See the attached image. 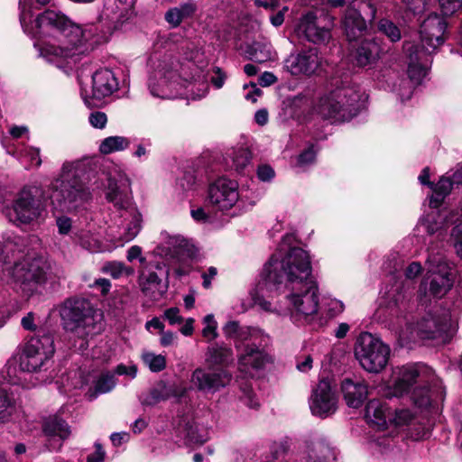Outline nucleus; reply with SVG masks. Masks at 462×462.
Listing matches in <instances>:
<instances>
[{
    "instance_id": "nucleus-37",
    "label": "nucleus",
    "mask_w": 462,
    "mask_h": 462,
    "mask_svg": "<svg viewBox=\"0 0 462 462\" xmlns=\"http://www.w3.org/2000/svg\"><path fill=\"white\" fill-rule=\"evenodd\" d=\"M448 223L455 225L450 234V240L457 256L462 259V202L459 209L449 212V217L445 220V226Z\"/></svg>"
},
{
    "instance_id": "nucleus-43",
    "label": "nucleus",
    "mask_w": 462,
    "mask_h": 462,
    "mask_svg": "<svg viewBox=\"0 0 462 462\" xmlns=\"http://www.w3.org/2000/svg\"><path fill=\"white\" fill-rule=\"evenodd\" d=\"M75 240L85 249L90 252L101 250V243L98 236L89 230H80L75 234Z\"/></svg>"
},
{
    "instance_id": "nucleus-16",
    "label": "nucleus",
    "mask_w": 462,
    "mask_h": 462,
    "mask_svg": "<svg viewBox=\"0 0 462 462\" xmlns=\"http://www.w3.org/2000/svg\"><path fill=\"white\" fill-rule=\"evenodd\" d=\"M40 190L36 187L23 189L14 200L12 208H7L6 217L16 226L30 224L38 219L43 209Z\"/></svg>"
},
{
    "instance_id": "nucleus-56",
    "label": "nucleus",
    "mask_w": 462,
    "mask_h": 462,
    "mask_svg": "<svg viewBox=\"0 0 462 462\" xmlns=\"http://www.w3.org/2000/svg\"><path fill=\"white\" fill-rule=\"evenodd\" d=\"M177 8L180 11L181 19L184 20L186 18L191 17L194 14L197 10V5L193 1L189 0L180 5Z\"/></svg>"
},
{
    "instance_id": "nucleus-15",
    "label": "nucleus",
    "mask_w": 462,
    "mask_h": 462,
    "mask_svg": "<svg viewBox=\"0 0 462 462\" xmlns=\"http://www.w3.org/2000/svg\"><path fill=\"white\" fill-rule=\"evenodd\" d=\"M415 329L421 338L439 339L447 343L454 336L456 326L451 320L449 310L436 306L417 322Z\"/></svg>"
},
{
    "instance_id": "nucleus-34",
    "label": "nucleus",
    "mask_w": 462,
    "mask_h": 462,
    "mask_svg": "<svg viewBox=\"0 0 462 462\" xmlns=\"http://www.w3.org/2000/svg\"><path fill=\"white\" fill-rule=\"evenodd\" d=\"M223 332L226 337L234 339L237 348L245 344L254 341L262 337L260 330L246 327H240L237 321H228L223 327Z\"/></svg>"
},
{
    "instance_id": "nucleus-36",
    "label": "nucleus",
    "mask_w": 462,
    "mask_h": 462,
    "mask_svg": "<svg viewBox=\"0 0 462 462\" xmlns=\"http://www.w3.org/2000/svg\"><path fill=\"white\" fill-rule=\"evenodd\" d=\"M224 159L227 168L245 174L250 164L251 152L246 148H233L226 153Z\"/></svg>"
},
{
    "instance_id": "nucleus-24",
    "label": "nucleus",
    "mask_w": 462,
    "mask_h": 462,
    "mask_svg": "<svg viewBox=\"0 0 462 462\" xmlns=\"http://www.w3.org/2000/svg\"><path fill=\"white\" fill-rule=\"evenodd\" d=\"M446 28L447 23L443 17L437 14H430L420 25V50L432 53L444 42Z\"/></svg>"
},
{
    "instance_id": "nucleus-7",
    "label": "nucleus",
    "mask_w": 462,
    "mask_h": 462,
    "mask_svg": "<svg viewBox=\"0 0 462 462\" xmlns=\"http://www.w3.org/2000/svg\"><path fill=\"white\" fill-rule=\"evenodd\" d=\"M261 292H255L253 300L263 310L277 312L280 315H289L292 322L298 325L311 323L318 315L319 295L318 285L315 281L307 282L302 288L295 291L289 290L282 292L284 304L277 301L274 305L266 300L263 295V288Z\"/></svg>"
},
{
    "instance_id": "nucleus-14",
    "label": "nucleus",
    "mask_w": 462,
    "mask_h": 462,
    "mask_svg": "<svg viewBox=\"0 0 462 462\" xmlns=\"http://www.w3.org/2000/svg\"><path fill=\"white\" fill-rule=\"evenodd\" d=\"M355 356L369 373H380L389 361L391 349L379 337L369 332L359 335L355 344Z\"/></svg>"
},
{
    "instance_id": "nucleus-38",
    "label": "nucleus",
    "mask_w": 462,
    "mask_h": 462,
    "mask_svg": "<svg viewBox=\"0 0 462 462\" xmlns=\"http://www.w3.org/2000/svg\"><path fill=\"white\" fill-rule=\"evenodd\" d=\"M43 432L48 437L59 438L61 440L66 439L70 434L68 423L58 417L49 418L45 420Z\"/></svg>"
},
{
    "instance_id": "nucleus-5",
    "label": "nucleus",
    "mask_w": 462,
    "mask_h": 462,
    "mask_svg": "<svg viewBox=\"0 0 462 462\" xmlns=\"http://www.w3.org/2000/svg\"><path fill=\"white\" fill-rule=\"evenodd\" d=\"M106 199L120 212L116 218V231L112 236L122 245L132 241L141 231L142 215L133 203L131 180L116 166L107 178Z\"/></svg>"
},
{
    "instance_id": "nucleus-25",
    "label": "nucleus",
    "mask_w": 462,
    "mask_h": 462,
    "mask_svg": "<svg viewBox=\"0 0 462 462\" xmlns=\"http://www.w3.org/2000/svg\"><path fill=\"white\" fill-rule=\"evenodd\" d=\"M408 291L409 286L402 281H396L385 292L383 302L385 306L384 308L381 307L380 311L383 312L390 319L394 318L399 319L406 310L407 302L411 295Z\"/></svg>"
},
{
    "instance_id": "nucleus-42",
    "label": "nucleus",
    "mask_w": 462,
    "mask_h": 462,
    "mask_svg": "<svg viewBox=\"0 0 462 462\" xmlns=\"http://www.w3.org/2000/svg\"><path fill=\"white\" fill-rule=\"evenodd\" d=\"M116 384V377L113 374L103 373L95 382L94 389L89 390L90 398H96L98 394H104L111 392Z\"/></svg>"
},
{
    "instance_id": "nucleus-40",
    "label": "nucleus",
    "mask_w": 462,
    "mask_h": 462,
    "mask_svg": "<svg viewBox=\"0 0 462 462\" xmlns=\"http://www.w3.org/2000/svg\"><path fill=\"white\" fill-rule=\"evenodd\" d=\"M130 140L125 136H109L101 141L99 144V152L102 154H110L121 152L130 146Z\"/></svg>"
},
{
    "instance_id": "nucleus-21",
    "label": "nucleus",
    "mask_w": 462,
    "mask_h": 462,
    "mask_svg": "<svg viewBox=\"0 0 462 462\" xmlns=\"http://www.w3.org/2000/svg\"><path fill=\"white\" fill-rule=\"evenodd\" d=\"M263 336L257 340L248 342L240 347L239 370L245 375L253 378L259 370L271 362V357L260 347Z\"/></svg>"
},
{
    "instance_id": "nucleus-31",
    "label": "nucleus",
    "mask_w": 462,
    "mask_h": 462,
    "mask_svg": "<svg viewBox=\"0 0 462 462\" xmlns=\"http://www.w3.org/2000/svg\"><path fill=\"white\" fill-rule=\"evenodd\" d=\"M393 394L402 396L410 393L416 383L419 372L414 365H404L397 367L393 372Z\"/></svg>"
},
{
    "instance_id": "nucleus-9",
    "label": "nucleus",
    "mask_w": 462,
    "mask_h": 462,
    "mask_svg": "<svg viewBox=\"0 0 462 462\" xmlns=\"http://www.w3.org/2000/svg\"><path fill=\"white\" fill-rule=\"evenodd\" d=\"M426 263L428 271L419 288V298L422 303H427L431 298H442L455 282L452 264L442 254L430 253Z\"/></svg>"
},
{
    "instance_id": "nucleus-49",
    "label": "nucleus",
    "mask_w": 462,
    "mask_h": 462,
    "mask_svg": "<svg viewBox=\"0 0 462 462\" xmlns=\"http://www.w3.org/2000/svg\"><path fill=\"white\" fill-rule=\"evenodd\" d=\"M198 185L199 183L196 176L190 171L184 172L182 177H180L177 181L178 189H180L183 193L194 191Z\"/></svg>"
},
{
    "instance_id": "nucleus-17",
    "label": "nucleus",
    "mask_w": 462,
    "mask_h": 462,
    "mask_svg": "<svg viewBox=\"0 0 462 462\" xmlns=\"http://www.w3.org/2000/svg\"><path fill=\"white\" fill-rule=\"evenodd\" d=\"M376 15L374 5L368 0H353L346 10L343 28L349 42L357 40L365 32L366 20L373 21Z\"/></svg>"
},
{
    "instance_id": "nucleus-28",
    "label": "nucleus",
    "mask_w": 462,
    "mask_h": 462,
    "mask_svg": "<svg viewBox=\"0 0 462 462\" xmlns=\"http://www.w3.org/2000/svg\"><path fill=\"white\" fill-rule=\"evenodd\" d=\"M298 32L307 41L314 44H326L331 38L330 31L318 23L317 16L312 12L302 16L298 26Z\"/></svg>"
},
{
    "instance_id": "nucleus-3",
    "label": "nucleus",
    "mask_w": 462,
    "mask_h": 462,
    "mask_svg": "<svg viewBox=\"0 0 462 462\" xmlns=\"http://www.w3.org/2000/svg\"><path fill=\"white\" fill-rule=\"evenodd\" d=\"M97 171V163L91 158L65 162L51 183L53 208L67 213L85 210L92 199L88 182L96 176Z\"/></svg>"
},
{
    "instance_id": "nucleus-11",
    "label": "nucleus",
    "mask_w": 462,
    "mask_h": 462,
    "mask_svg": "<svg viewBox=\"0 0 462 462\" xmlns=\"http://www.w3.org/2000/svg\"><path fill=\"white\" fill-rule=\"evenodd\" d=\"M148 87L153 97L173 98L178 79L177 63L171 55H152L149 60Z\"/></svg>"
},
{
    "instance_id": "nucleus-47",
    "label": "nucleus",
    "mask_w": 462,
    "mask_h": 462,
    "mask_svg": "<svg viewBox=\"0 0 462 462\" xmlns=\"http://www.w3.org/2000/svg\"><path fill=\"white\" fill-rule=\"evenodd\" d=\"M240 390L242 392L241 398L245 405L250 408H257L259 406V402L253 391V384L251 382L241 383Z\"/></svg>"
},
{
    "instance_id": "nucleus-8",
    "label": "nucleus",
    "mask_w": 462,
    "mask_h": 462,
    "mask_svg": "<svg viewBox=\"0 0 462 462\" xmlns=\"http://www.w3.org/2000/svg\"><path fill=\"white\" fill-rule=\"evenodd\" d=\"M48 263L42 256L27 253L25 257L7 269L8 283L23 297L29 298L45 283Z\"/></svg>"
},
{
    "instance_id": "nucleus-52",
    "label": "nucleus",
    "mask_w": 462,
    "mask_h": 462,
    "mask_svg": "<svg viewBox=\"0 0 462 462\" xmlns=\"http://www.w3.org/2000/svg\"><path fill=\"white\" fill-rule=\"evenodd\" d=\"M441 12L451 15L462 7V0H439Z\"/></svg>"
},
{
    "instance_id": "nucleus-10",
    "label": "nucleus",
    "mask_w": 462,
    "mask_h": 462,
    "mask_svg": "<svg viewBox=\"0 0 462 462\" xmlns=\"http://www.w3.org/2000/svg\"><path fill=\"white\" fill-rule=\"evenodd\" d=\"M62 325L76 337L87 339L98 334L102 325L97 322L89 301L83 299H69L60 308Z\"/></svg>"
},
{
    "instance_id": "nucleus-60",
    "label": "nucleus",
    "mask_w": 462,
    "mask_h": 462,
    "mask_svg": "<svg viewBox=\"0 0 462 462\" xmlns=\"http://www.w3.org/2000/svg\"><path fill=\"white\" fill-rule=\"evenodd\" d=\"M22 327L28 331H35L37 325L35 324V314L28 312L21 320Z\"/></svg>"
},
{
    "instance_id": "nucleus-50",
    "label": "nucleus",
    "mask_w": 462,
    "mask_h": 462,
    "mask_svg": "<svg viewBox=\"0 0 462 462\" xmlns=\"http://www.w3.org/2000/svg\"><path fill=\"white\" fill-rule=\"evenodd\" d=\"M21 155L27 159L31 166L39 167L42 164L40 149L33 146H26L20 152Z\"/></svg>"
},
{
    "instance_id": "nucleus-58",
    "label": "nucleus",
    "mask_w": 462,
    "mask_h": 462,
    "mask_svg": "<svg viewBox=\"0 0 462 462\" xmlns=\"http://www.w3.org/2000/svg\"><path fill=\"white\" fill-rule=\"evenodd\" d=\"M313 359L310 355H303L297 359L296 367L300 372H308L312 368Z\"/></svg>"
},
{
    "instance_id": "nucleus-54",
    "label": "nucleus",
    "mask_w": 462,
    "mask_h": 462,
    "mask_svg": "<svg viewBox=\"0 0 462 462\" xmlns=\"http://www.w3.org/2000/svg\"><path fill=\"white\" fill-rule=\"evenodd\" d=\"M88 121L96 128H104L106 125L107 117L105 113L96 111L90 114Z\"/></svg>"
},
{
    "instance_id": "nucleus-26",
    "label": "nucleus",
    "mask_w": 462,
    "mask_h": 462,
    "mask_svg": "<svg viewBox=\"0 0 462 462\" xmlns=\"http://www.w3.org/2000/svg\"><path fill=\"white\" fill-rule=\"evenodd\" d=\"M336 459V452L323 438H312L304 441L298 462H330Z\"/></svg>"
},
{
    "instance_id": "nucleus-41",
    "label": "nucleus",
    "mask_w": 462,
    "mask_h": 462,
    "mask_svg": "<svg viewBox=\"0 0 462 462\" xmlns=\"http://www.w3.org/2000/svg\"><path fill=\"white\" fill-rule=\"evenodd\" d=\"M248 59L262 63L272 59V46L268 42H254L246 51Z\"/></svg>"
},
{
    "instance_id": "nucleus-46",
    "label": "nucleus",
    "mask_w": 462,
    "mask_h": 462,
    "mask_svg": "<svg viewBox=\"0 0 462 462\" xmlns=\"http://www.w3.org/2000/svg\"><path fill=\"white\" fill-rule=\"evenodd\" d=\"M143 360L152 372H160L166 366V359L162 355L145 353L143 355Z\"/></svg>"
},
{
    "instance_id": "nucleus-39",
    "label": "nucleus",
    "mask_w": 462,
    "mask_h": 462,
    "mask_svg": "<svg viewBox=\"0 0 462 462\" xmlns=\"http://www.w3.org/2000/svg\"><path fill=\"white\" fill-rule=\"evenodd\" d=\"M27 245V238L19 236L16 235H6L4 237V246L0 242V265L5 262V253L8 251L12 252H22L25 251Z\"/></svg>"
},
{
    "instance_id": "nucleus-18",
    "label": "nucleus",
    "mask_w": 462,
    "mask_h": 462,
    "mask_svg": "<svg viewBox=\"0 0 462 462\" xmlns=\"http://www.w3.org/2000/svg\"><path fill=\"white\" fill-rule=\"evenodd\" d=\"M404 51L408 55V76L411 85L405 93H401L402 99H409L411 97L414 86L420 84L427 74L430 52L420 50L417 44L404 42Z\"/></svg>"
},
{
    "instance_id": "nucleus-45",
    "label": "nucleus",
    "mask_w": 462,
    "mask_h": 462,
    "mask_svg": "<svg viewBox=\"0 0 462 462\" xmlns=\"http://www.w3.org/2000/svg\"><path fill=\"white\" fill-rule=\"evenodd\" d=\"M231 356V350L225 346H212L207 352V362L211 365H222L226 363Z\"/></svg>"
},
{
    "instance_id": "nucleus-22",
    "label": "nucleus",
    "mask_w": 462,
    "mask_h": 462,
    "mask_svg": "<svg viewBox=\"0 0 462 462\" xmlns=\"http://www.w3.org/2000/svg\"><path fill=\"white\" fill-rule=\"evenodd\" d=\"M310 408L313 415L328 417L337 409V397L328 380H320L310 398Z\"/></svg>"
},
{
    "instance_id": "nucleus-59",
    "label": "nucleus",
    "mask_w": 462,
    "mask_h": 462,
    "mask_svg": "<svg viewBox=\"0 0 462 462\" xmlns=\"http://www.w3.org/2000/svg\"><path fill=\"white\" fill-rule=\"evenodd\" d=\"M316 152L313 150V147H310L299 155L298 162L302 166L308 165L314 162Z\"/></svg>"
},
{
    "instance_id": "nucleus-30",
    "label": "nucleus",
    "mask_w": 462,
    "mask_h": 462,
    "mask_svg": "<svg viewBox=\"0 0 462 462\" xmlns=\"http://www.w3.org/2000/svg\"><path fill=\"white\" fill-rule=\"evenodd\" d=\"M365 418L378 430H383L388 424H392V411L385 402L377 399H373L367 403Z\"/></svg>"
},
{
    "instance_id": "nucleus-20",
    "label": "nucleus",
    "mask_w": 462,
    "mask_h": 462,
    "mask_svg": "<svg viewBox=\"0 0 462 462\" xmlns=\"http://www.w3.org/2000/svg\"><path fill=\"white\" fill-rule=\"evenodd\" d=\"M323 58L317 48H309L291 54L284 61V68L294 76L312 75L323 68Z\"/></svg>"
},
{
    "instance_id": "nucleus-57",
    "label": "nucleus",
    "mask_w": 462,
    "mask_h": 462,
    "mask_svg": "<svg viewBox=\"0 0 462 462\" xmlns=\"http://www.w3.org/2000/svg\"><path fill=\"white\" fill-rule=\"evenodd\" d=\"M164 318L171 325L180 324L183 320L178 308H170L164 311Z\"/></svg>"
},
{
    "instance_id": "nucleus-48",
    "label": "nucleus",
    "mask_w": 462,
    "mask_h": 462,
    "mask_svg": "<svg viewBox=\"0 0 462 462\" xmlns=\"http://www.w3.org/2000/svg\"><path fill=\"white\" fill-rule=\"evenodd\" d=\"M379 30L393 42H398L402 37L400 29L393 22L386 19L380 21Z\"/></svg>"
},
{
    "instance_id": "nucleus-4",
    "label": "nucleus",
    "mask_w": 462,
    "mask_h": 462,
    "mask_svg": "<svg viewBox=\"0 0 462 462\" xmlns=\"http://www.w3.org/2000/svg\"><path fill=\"white\" fill-rule=\"evenodd\" d=\"M311 263L309 254L300 247H292L283 254L282 250L275 252L264 264L261 276L263 281L260 288L266 291H282L302 288L310 279Z\"/></svg>"
},
{
    "instance_id": "nucleus-64",
    "label": "nucleus",
    "mask_w": 462,
    "mask_h": 462,
    "mask_svg": "<svg viewBox=\"0 0 462 462\" xmlns=\"http://www.w3.org/2000/svg\"><path fill=\"white\" fill-rule=\"evenodd\" d=\"M57 226L59 232L62 235H66L71 228V220L67 217H60L57 218Z\"/></svg>"
},
{
    "instance_id": "nucleus-6",
    "label": "nucleus",
    "mask_w": 462,
    "mask_h": 462,
    "mask_svg": "<svg viewBox=\"0 0 462 462\" xmlns=\"http://www.w3.org/2000/svg\"><path fill=\"white\" fill-rule=\"evenodd\" d=\"M330 85L332 89L320 97L315 105V113L323 119L334 122L350 120L363 107L365 93H361L347 73L334 75Z\"/></svg>"
},
{
    "instance_id": "nucleus-62",
    "label": "nucleus",
    "mask_w": 462,
    "mask_h": 462,
    "mask_svg": "<svg viewBox=\"0 0 462 462\" xmlns=\"http://www.w3.org/2000/svg\"><path fill=\"white\" fill-rule=\"evenodd\" d=\"M96 451L88 457L87 462H104L106 452L101 444H95Z\"/></svg>"
},
{
    "instance_id": "nucleus-51",
    "label": "nucleus",
    "mask_w": 462,
    "mask_h": 462,
    "mask_svg": "<svg viewBox=\"0 0 462 462\" xmlns=\"http://www.w3.org/2000/svg\"><path fill=\"white\" fill-rule=\"evenodd\" d=\"M205 328L202 330L203 336L208 340H212L217 337V321L214 315L208 314L204 318Z\"/></svg>"
},
{
    "instance_id": "nucleus-29",
    "label": "nucleus",
    "mask_w": 462,
    "mask_h": 462,
    "mask_svg": "<svg viewBox=\"0 0 462 462\" xmlns=\"http://www.w3.org/2000/svg\"><path fill=\"white\" fill-rule=\"evenodd\" d=\"M117 88L118 81L110 69L97 70L92 76L93 97L102 99L112 95Z\"/></svg>"
},
{
    "instance_id": "nucleus-63",
    "label": "nucleus",
    "mask_w": 462,
    "mask_h": 462,
    "mask_svg": "<svg viewBox=\"0 0 462 462\" xmlns=\"http://www.w3.org/2000/svg\"><path fill=\"white\" fill-rule=\"evenodd\" d=\"M422 267L419 262H412L406 268L405 275L408 279H413L421 273Z\"/></svg>"
},
{
    "instance_id": "nucleus-2",
    "label": "nucleus",
    "mask_w": 462,
    "mask_h": 462,
    "mask_svg": "<svg viewBox=\"0 0 462 462\" xmlns=\"http://www.w3.org/2000/svg\"><path fill=\"white\" fill-rule=\"evenodd\" d=\"M162 242L150 258H140L139 283L142 291L152 300H159L168 289L169 268L157 255L169 260L170 267L179 277L192 270L193 246L180 235L162 233Z\"/></svg>"
},
{
    "instance_id": "nucleus-23",
    "label": "nucleus",
    "mask_w": 462,
    "mask_h": 462,
    "mask_svg": "<svg viewBox=\"0 0 462 462\" xmlns=\"http://www.w3.org/2000/svg\"><path fill=\"white\" fill-rule=\"evenodd\" d=\"M231 378V374L225 369L208 371L199 367L192 372L190 383L199 392L213 393L226 386Z\"/></svg>"
},
{
    "instance_id": "nucleus-35",
    "label": "nucleus",
    "mask_w": 462,
    "mask_h": 462,
    "mask_svg": "<svg viewBox=\"0 0 462 462\" xmlns=\"http://www.w3.org/2000/svg\"><path fill=\"white\" fill-rule=\"evenodd\" d=\"M121 6L106 5L102 14L99 16L100 21H106L109 24L108 29H116L118 26L128 20L133 14L132 5H127V0H115Z\"/></svg>"
},
{
    "instance_id": "nucleus-27",
    "label": "nucleus",
    "mask_w": 462,
    "mask_h": 462,
    "mask_svg": "<svg viewBox=\"0 0 462 462\" xmlns=\"http://www.w3.org/2000/svg\"><path fill=\"white\" fill-rule=\"evenodd\" d=\"M187 387L180 384H166L163 382L158 383L147 393L140 396V402L143 406H154L161 402L170 398L181 399L187 394Z\"/></svg>"
},
{
    "instance_id": "nucleus-44",
    "label": "nucleus",
    "mask_w": 462,
    "mask_h": 462,
    "mask_svg": "<svg viewBox=\"0 0 462 462\" xmlns=\"http://www.w3.org/2000/svg\"><path fill=\"white\" fill-rule=\"evenodd\" d=\"M101 272L110 275L114 279H118L124 275L132 274L133 269L131 267H127L123 262L110 261L103 264Z\"/></svg>"
},
{
    "instance_id": "nucleus-12",
    "label": "nucleus",
    "mask_w": 462,
    "mask_h": 462,
    "mask_svg": "<svg viewBox=\"0 0 462 462\" xmlns=\"http://www.w3.org/2000/svg\"><path fill=\"white\" fill-rule=\"evenodd\" d=\"M433 193L430 198L429 205L430 211L423 214L414 229L415 236L424 238L425 236H431L439 233L445 226V220L449 217V213L446 214L438 210L444 198L453 189L450 177L444 176L440 178L437 184L431 187Z\"/></svg>"
},
{
    "instance_id": "nucleus-32",
    "label": "nucleus",
    "mask_w": 462,
    "mask_h": 462,
    "mask_svg": "<svg viewBox=\"0 0 462 462\" xmlns=\"http://www.w3.org/2000/svg\"><path fill=\"white\" fill-rule=\"evenodd\" d=\"M341 390L346 404L352 408L360 407L370 394L367 385L361 380L346 378L341 383Z\"/></svg>"
},
{
    "instance_id": "nucleus-55",
    "label": "nucleus",
    "mask_w": 462,
    "mask_h": 462,
    "mask_svg": "<svg viewBox=\"0 0 462 462\" xmlns=\"http://www.w3.org/2000/svg\"><path fill=\"white\" fill-rule=\"evenodd\" d=\"M164 18L172 27H178L183 21L177 7L169 9L165 13Z\"/></svg>"
},
{
    "instance_id": "nucleus-19",
    "label": "nucleus",
    "mask_w": 462,
    "mask_h": 462,
    "mask_svg": "<svg viewBox=\"0 0 462 462\" xmlns=\"http://www.w3.org/2000/svg\"><path fill=\"white\" fill-rule=\"evenodd\" d=\"M238 199V184L236 180L219 178L208 188V202L216 209L228 210L236 204Z\"/></svg>"
},
{
    "instance_id": "nucleus-53",
    "label": "nucleus",
    "mask_w": 462,
    "mask_h": 462,
    "mask_svg": "<svg viewBox=\"0 0 462 462\" xmlns=\"http://www.w3.org/2000/svg\"><path fill=\"white\" fill-rule=\"evenodd\" d=\"M413 418V415L409 410H399L395 411L394 415L392 413V423L396 426H402L408 424Z\"/></svg>"
},
{
    "instance_id": "nucleus-33",
    "label": "nucleus",
    "mask_w": 462,
    "mask_h": 462,
    "mask_svg": "<svg viewBox=\"0 0 462 462\" xmlns=\"http://www.w3.org/2000/svg\"><path fill=\"white\" fill-rule=\"evenodd\" d=\"M382 51L377 39L369 38L363 40L353 52V59L356 66L365 67L373 64Z\"/></svg>"
},
{
    "instance_id": "nucleus-61",
    "label": "nucleus",
    "mask_w": 462,
    "mask_h": 462,
    "mask_svg": "<svg viewBox=\"0 0 462 462\" xmlns=\"http://www.w3.org/2000/svg\"><path fill=\"white\" fill-rule=\"evenodd\" d=\"M257 176L263 181H270L274 177V171L268 165H262L258 167Z\"/></svg>"
},
{
    "instance_id": "nucleus-1",
    "label": "nucleus",
    "mask_w": 462,
    "mask_h": 462,
    "mask_svg": "<svg viewBox=\"0 0 462 462\" xmlns=\"http://www.w3.org/2000/svg\"><path fill=\"white\" fill-rule=\"evenodd\" d=\"M24 8V6L23 7ZM30 12L23 9L21 25L32 38L42 39L40 53L47 61L60 68L63 64L76 63L81 55L91 51L106 37V32L96 23L83 27L72 23L64 14L46 10L30 24Z\"/></svg>"
},
{
    "instance_id": "nucleus-13",
    "label": "nucleus",
    "mask_w": 462,
    "mask_h": 462,
    "mask_svg": "<svg viewBox=\"0 0 462 462\" xmlns=\"http://www.w3.org/2000/svg\"><path fill=\"white\" fill-rule=\"evenodd\" d=\"M54 352V340L51 335L32 337L22 346L19 366L22 371L28 373L46 371L51 364Z\"/></svg>"
}]
</instances>
